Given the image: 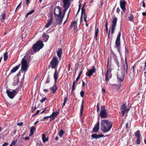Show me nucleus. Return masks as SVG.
Here are the masks:
<instances>
[{
	"instance_id": "1",
	"label": "nucleus",
	"mask_w": 146,
	"mask_h": 146,
	"mask_svg": "<svg viewBox=\"0 0 146 146\" xmlns=\"http://www.w3.org/2000/svg\"><path fill=\"white\" fill-rule=\"evenodd\" d=\"M101 129L104 133L109 131L112 126V122L106 119L102 120L101 121Z\"/></svg>"
},
{
	"instance_id": "2",
	"label": "nucleus",
	"mask_w": 146,
	"mask_h": 146,
	"mask_svg": "<svg viewBox=\"0 0 146 146\" xmlns=\"http://www.w3.org/2000/svg\"><path fill=\"white\" fill-rule=\"evenodd\" d=\"M71 0H62L63 3V7L64 8L63 11V14L62 15L61 14L60 18V24L62 21V19L64 16L66 11L69 7L70 5V1Z\"/></svg>"
},
{
	"instance_id": "3",
	"label": "nucleus",
	"mask_w": 146,
	"mask_h": 146,
	"mask_svg": "<svg viewBox=\"0 0 146 146\" xmlns=\"http://www.w3.org/2000/svg\"><path fill=\"white\" fill-rule=\"evenodd\" d=\"M54 13L55 15V19L57 24H60V18L62 14L61 8L59 6L55 7L54 9Z\"/></svg>"
},
{
	"instance_id": "4",
	"label": "nucleus",
	"mask_w": 146,
	"mask_h": 146,
	"mask_svg": "<svg viewBox=\"0 0 146 146\" xmlns=\"http://www.w3.org/2000/svg\"><path fill=\"white\" fill-rule=\"evenodd\" d=\"M44 44L43 43L42 41L39 40L33 45L32 49L34 50V52H31L32 50H31L29 51L30 53H31L32 54H33L37 51H39L40 49L42 48Z\"/></svg>"
},
{
	"instance_id": "5",
	"label": "nucleus",
	"mask_w": 146,
	"mask_h": 146,
	"mask_svg": "<svg viewBox=\"0 0 146 146\" xmlns=\"http://www.w3.org/2000/svg\"><path fill=\"white\" fill-rule=\"evenodd\" d=\"M100 117L102 118H106L108 117V114L105 107L102 106L101 107V111L100 113Z\"/></svg>"
},
{
	"instance_id": "6",
	"label": "nucleus",
	"mask_w": 146,
	"mask_h": 146,
	"mask_svg": "<svg viewBox=\"0 0 146 146\" xmlns=\"http://www.w3.org/2000/svg\"><path fill=\"white\" fill-rule=\"evenodd\" d=\"M121 35V32L120 31H119L117 35V36L115 42V47L117 49V51L119 53H120V49L121 45L120 39Z\"/></svg>"
},
{
	"instance_id": "7",
	"label": "nucleus",
	"mask_w": 146,
	"mask_h": 146,
	"mask_svg": "<svg viewBox=\"0 0 146 146\" xmlns=\"http://www.w3.org/2000/svg\"><path fill=\"white\" fill-rule=\"evenodd\" d=\"M59 62L57 57L54 56L50 62V64L52 68L55 69L56 68Z\"/></svg>"
},
{
	"instance_id": "8",
	"label": "nucleus",
	"mask_w": 146,
	"mask_h": 146,
	"mask_svg": "<svg viewBox=\"0 0 146 146\" xmlns=\"http://www.w3.org/2000/svg\"><path fill=\"white\" fill-rule=\"evenodd\" d=\"M7 94L8 96L11 99H13L17 92L15 90H13L12 91H10L7 90H6Z\"/></svg>"
},
{
	"instance_id": "9",
	"label": "nucleus",
	"mask_w": 146,
	"mask_h": 146,
	"mask_svg": "<svg viewBox=\"0 0 146 146\" xmlns=\"http://www.w3.org/2000/svg\"><path fill=\"white\" fill-rule=\"evenodd\" d=\"M117 21V19L116 17L114 18L112 21V25H111V35L114 33L115 27L116 25Z\"/></svg>"
},
{
	"instance_id": "10",
	"label": "nucleus",
	"mask_w": 146,
	"mask_h": 146,
	"mask_svg": "<svg viewBox=\"0 0 146 146\" xmlns=\"http://www.w3.org/2000/svg\"><path fill=\"white\" fill-rule=\"evenodd\" d=\"M125 75L123 72H119L117 73V78L118 81L120 82H122L123 81Z\"/></svg>"
},
{
	"instance_id": "11",
	"label": "nucleus",
	"mask_w": 146,
	"mask_h": 146,
	"mask_svg": "<svg viewBox=\"0 0 146 146\" xmlns=\"http://www.w3.org/2000/svg\"><path fill=\"white\" fill-rule=\"evenodd\" d=\"M121 109L122 110L121 112L122 115L123 116L126 112H127V113L128 112L129 109H127L125 103H124L121 106Z\"/></svg>"
},
{
	"instance_id": "12",
	"label": "nucleus",
	"mask_w": 146,
	"mask_h": 146,
	"mask_svg": "<svg viewBox=\"0 0 146 146\" xmlns=\"http://www.w3.org/2000/svg\"><path fill=\"white\" fill-rule=\"evenodd\" d=\"M96 68L94 66H93L92 69H89L86 73V75L89 77L91 76L93 73L96 72Z\"/></svg>"
},
{
	"instance_id": "13",
	"label": "nucleus",
	"mask_w": 146,
	"mask_h": 146,
	"mask_svg": "<svg viewBox=\"0 0 146 146\" xmlns=\"http://www.w3.org/2000/svg\"><path fill=\"white\" fill-rule=\"evenodd\" d=\"M127 58H126L125 59V62H122V69L124 70V72H125L126 74L127 73L128 64L127 61Z\"/></svg>"
},
{
	"instance_id": "14",
	"label": "nucleus",
	"mask_w": 146,
	"mask_h": 146,
	"mask_svg": "<svg viewBox=\"0 0 146 146\" xmlns=\"http://www.w3.org/2000/svg\"><path fill=\"white\" fill-rule=\"evenodd\" d=\"M126 2L125 0H120V5L121 9L123 10L124 12L126 11L125 5Z\"/></svg>"
},
{
	"instance_id": "15",
	"label": "nucleus",
	"mask_w": 146,
	"mask_h": 146,
	"mask_svg": "<svg viewBox=\"0 0 146 146\" xmlns=\"http://www.w3.org/2000/svg\"><path fill=\"white\" fill-rule=\"evenodd\" d=\"M111 70H110V72L109 70H108L106 73L105 74V80L106 81L108 82L109 81V79H110L112 77L111 74L110 73Z\"/></svg>"
},
{
	"instance_id": "16",
	"label": "nucleus",
	"mask_w": 146,
	"mask_h": 146,
	"mask_svg": "<svg viewBox=\"0 0 146 146\" xmlns=\"http://www.w3.org/2000/svg\"><path fill=\"white\" fill-rule=\"evenodd\" d=\"M59 111H56L53 112L52 114L50 115V121H51L53 120L57 116L59 113Z\"/></svg>"
},
{
	"instance_id": "17",
	"label": "nucleus",
	"mask_w": 146,
	"mask_h": 146,
	"mask_svg": "<svg viewBox=\"0 0 146 146\" xmlns=\"http://www.w3.org/2000/svg\"><path fill=\"white\" fill-rule=\"evenodd\" d=\"M100 123L99 121H98L95 124V126L93 129L92 131L94 132L97 133L98 132L99 129Z\"/></svg>"
},
{
	"instance_id": "18",
	"label": "nucleus",
	"mask_w": 146,
	"mask_h": 146,
	"mask_svg": "<svg viewBox=\"0 0 146 146\" xmlns=\"http://www.w3.org/2000/svg\"><path fill=\"white\" fill-rule=\"evenodd\" d=\"M53 17L52 15H51L50 18L48 20L47 23L45 25V27L46 28L48 27L52 23Z\"/></svg>"
},
{
	"instance_id": "19",
	"label": "nucleus",
	"mask_w": 146,
	"mask_h": 146,
	"mask_svg": "<svg viewBox=\"0 0 146 146\" xmlns=\"http://www.w3.org/2000/svg\"><path fill=\"white\" fill-rule=\"evenodd\" d=\"M85 4H84L83 6L82 7V10H81V15L80 17V22L81 23L82 22V19L83 18V14H86L85 13V9L84 8V6H85Z\"/></svg>"
},
{
	"instance_id": "20",
	"label": "nucleus",
	"mask_w": 146,
	"mask_h": 146,
	"mask_svg": "<svg viewBox=\"0 0 146 146\" xmlns=\"http://www.w3.org/2000/svg\"><path fill=\"white\" fill-rule=\"evenodd\" d=\"M104 136V135H97L96 134H92L91 135L92 137L94 139H98L99 138L103 137Z\"/></svg>"
},
{
	"instance_id": "21",
	"label": "nucleus",
	"mask_w": 146,
	"mask_h": 146,
	"mask_svg": "<svg viewBox=\"0 0 146 146\" xmlns=\"http://www.w3.org/2000/svg\"><path fill=\"white\" fill-rule=\"evenodd\" d=\"M57 87L56 84H54L53 86L50 88L52 92V93H54L57 89Z\"/></svg>"
},
{
	"instance_id": "22",
	"label": "nucleus",
	"mask_w": 146,
	"mask_h": 146,
	"mask_svg": "<svg viewBox=\"0 0 146 146\" xmlns=\"http://www.w3.org/2000/svg\"><path fill=\"white\" fill-rule=\"evenodd\" d=\"M20 64H19L14 68L11 71V73L15 72L20 67Z\"/></svg>"
},
{
	"instance_id": "23",
	"label": "nucleus",
	"mask_w": 146,
	"mask_h": 146,
	"mask_svg": "<svg viewBox=\"0 0 146 146\" xmlns=\"http://www.w3.org/2000/svg\"><path fill=\"white\" fill-rule=\"evenodd\" d=\"M54 77L55 80V83L56 84V83L57 80L58 78V73L57 72V70L56 69L55 70Z\"/></svg>"
},
{
	"instance_id": "24",
	"label": "nucleus",
	"mask_w": 146,
	"mask_h": 146,
	"mask_svg": "<svg viewBox=\"0 0 146 146\" xmlns=\"http://www.w3.org/2000/svg\"><path fill=\"white\" fill-rule=\"evenodd\" d=\"M42 141L44 143H45L48 140V137L46 138V135L44 134H42Z\"/></svg>"
},
{
	"instance_id": "25",
	"label": "nucleus",
	"mask_w": 146,
	"mask_h": 146,
	"mask_svg": "<svg viewBox=\"0 0 146 146\" xmlns=\"http://www.w3.org/2000/svg\"><path fill=\"white\" fill-rule=\"evenodd\" d=\"M36 130L34 126H32L30 128V134L29 136H32L33 133Z\"/></svg>"
},
{
	"instance_id": "26",
	"label": "nucleus",
	"mask_w": 146,
	"mask_h": 146,
	"mask_svg": "<svg viewBox=\"0 0 146 146\" xmlns=\"http://www.w3.org/2000/svg\"><path fill=\"white\" fill-rule=\"evenodd\" d=\"M27 65H21V69L22 71L24 72V74L27 71Z\"/></svg>"
},
{
	"instance_id": "27",
	"label": "nucleus",
	"mask_w": 146,
	"mask_h": 146,
	"mask_svg": "<svg viewBox=\"0 0 146 146\" xmlns=\"http://www.w3.org/2000/svg\"><path fill=\"white\" fill-rule=\"evenodd\" d=\"M57 55L60 59V58L61 55L62 54V49L61 48H59L58 51L57 52Z\"/></svg>"
},
{
	"instance_id": "28",
	"label": "nucleus",
	"mask_w": 146,
	"mask_h": 146,
	"mask_svg": "<svg viewBox=\"0 0 146 146\" xmlns=\"http://www.w3.org/2000/svg\"><path fill=\"white\" fill-rule=\"evenodd\" d=\"M84 108V102L83 100L82 102V104L81 106V108L80 110V116H81L82 115V112Z\"/></svg>"
},
{
	"instance_id": "29",
	"label": "nucleus",
	"mask_w": 146,
	"mask_h": 146,
	"mask_svg": "<svg viewBox=\"0 0 146 146\" xmlns=\"http://www.w3.org/2000/svg\"><path fill=\"white\" fill-rule=\"evenodd\" d=\"M135 135L137 138H140V131L138 130L135 133Z\"/></svg>"
},
{
	"instance_id": "30",
	"label": "nucleus",
	"mask_w": 146,
	"mask_h": 146,
	"mask_svg": "<svg viewBox=\"0 0 146 146\" xmlns=\"http://www.w3.org/2000/svg\"><path fill=\"white\" fill-rule=\"evenodd\" d=\"M22 65H27V61L24 58H22L21 61Z\"/></svg>"
},
{
	"instance_id": "31",
	"label": "nucleus",
	"mask_w": 146,
	"mask_h": 146,
	"mask_svg": "<svg viewBox=\"0 0 146 146\" xmlns=\"http://www.w3.org/2000/svg\"><path fill=\"white\" fill-rule=\"evenodd\" d=\"M99 29L98 28H95V37L96 39L97 40V37Z\"/></svg>"
},
{
	"instance_id": "32",
	"label": "nucleus",
	"mask_w": 146,
	"mask_h": 146,
	"mask_svg": "<svg viewBox=\"0 0 146 146\" xmlns=\"http://www.w3.org/2000/svg\"><path fill=\"white\" fill-rule=\"evenodd\" d=\"M8 58L7 53L5 52L4 53V60L5 61H6Z\"/></svg>"
},
{
	"instance_id": "33",
	"label": "nucleus",
	"mask_w": 146,
	"mask_h": 146,
	"mask_svg": "<svg viewBox=\"0 0 146 146\" xmlns=\"http://www.w3.org/2000/svg\"><path fill=\"white\" fill-rule=\"evenodd\" d=\"M77 22V21H74L73 22V26L74 27V29L75 30L77 28V25L76 24Z\"/></svg>"
},
{
	"instance_id": "34",
	"label": "nucleus",
	"mask_w": 146,
	"mask_h": 146,
	"mask_svg": "<svg viewBox=\"0 0 146 146\" xmlns=\"http://www.w3.org/2000/svg\"><path fill=\"white\" fill-rule=\"evenodd\" d=\"M50 82V76L49 75L47 77L46 81L45 83V84H46L49 83Z\"/></svg>"
},
{
	"instance_id": "35",
	"label": "nucleus",
	"mask_w": 146,
	"mask_h": 146,
	"mask_svg": "<svg viewBox=\"0 0 146 146\" xmlns=\"http://www.w3.org/2000/svg\"><path fill=\"white\" fill-rule=\"evenodd\" d=\"M64 134V131L62 129H61L59 135L60 137H62V135Z\"/></svg>"
},
{
	"instance_id": "36",
	"label": "nucleus",
	"mask_w": 146,
	"mask_h": 146,
	"mask_svg": "<svg viewBox=\"0 0 146 146\" xmlns=\"http://www.w3.org/2000/svg\"><path fill=\"white\" fill-rule=\"evenodd\" d=\"M1 16L2 18V19L3 20H4L5 19V17L6 16L5 13V12H4L3 13L1 14Z\"/></svg>"
},
{
	"instance_id": "37",
	"label": "nucleus",
	"mask_w": 146,
	"mask_h": 146,
	"mask_svg": "<svg viewBox=\"0 0 146 146\" xmlns=\"http://www.w3.org/2000/svg\"><path fill=\"white\" fill-rule=\"evenodd\" d=\"M128 18L129 20L132 21L134 17L131 14L130 16L128 17Z\"/></svg>"
},
{
	"instance_id": "38",
	"label": "nucleus",
	"mask_w": 146,
	"mask_h": 146,
	"mask_svg": "<svg viewBox=\"0 0 146 146\" xmlns=\"http://www.w3.org/2000/svg\"><path fill=\"white\" fill-rule=\"evenodd\" d=\"M67 100V97L64 98V103H63V105H62V107L64 106L65 105V104L66 103Z\"/></svg>"
},
{
	"instance_id": "39",
	"label": "nucleus",
	"mask_w": 146,
	"mask_h": 146,
	"mask_svg": "<svg viewBox=\"0 0 146 146\" xmlns=\"http://www.w3.org/2000/svg\"><path fill=\"white\" fill-rule=\"evenodd\" d=\"M42 36L43 37H45L46 38V40H47L49 36H47L46 35V33H43L42 35Z\"/></svg>"
},
{
	"instance_id": "40",
	"label": "nucleus",
	"mask_w": 146,
	"mask_h": 146,
	"mask_svg": "<svg viewBox=\"0 0 146 146\" xmlns=\"http://www.w3.org/2000/svg\"><path fill=\"white\" fill-rule=\"evenodd\" d=\"M46 99V97L43 98L41 100H40V101L41 103H42L44 102Z\"/></svg>"
},
{
	"instance_id": "41",
	"label": "nucleus",
	"mask_w": 146,
	"mask_h": 146,
	"mask_svg": "<svg viewBox=\"0 0 146 146\" xmlns=\"http://www.w3.org/2000/svg\"><path fill=\"white\" fill-rule=\"evenodd\" d=\"M140 137L137 138V139L136 141V143L137 144H139L140 143Z\"/></svg>"
},
{
	"instance_id": "42",
	"label": "nucleus",
	"mask_w": 146,
	"mask_h": 146,
	"mask_svg": "<svg viewBox=\"0 0 146 146\" xmlns=\"http://www.w3.org/2000/svg\"><path fill=\"white\" fill-rule=\"evenodd\" d=\"M36 146H42V144L40 141H39L36 143Z\"/></svg>"
},
{
	"instance_id": "43",
	"label": "nucleus",
	"mask_w": 146,
	"mask_h": 146,
	"mask_svg": "<svg viewBox=\"0 0 146 146\" xmlns=\"http://www.w3.org/2000/svg\"><path fill=\"white\" fill-rule=\"evenodd\" d=\"M115 62L117 65V66L118 68H119L120 67V65L119 61H118V60L116 59L115 60Z\"/></svg>"
},
{
	"instance_id": "44",
	"label": "nucleus",
	"mask_w": 146,
	"mask_h": 146,
	"mask_svg": "<svg viewBox=\"0 0 146 146\" xmlns=\"http://www.w3.org/2000/svg\"><path fill=\"white\" fill-rule=\"evenodd\" d=\"M76 83L75 82H73V84L72 86V91H73L74 90V88L76 85Z\"/></svg>"
},
{
	"instance_id": "45",
	"label": "nucleus",
	"mask_w": 146,
	"mask_h": 146,
	"mask_svg": "<svg viewBox=\"0 0 146 146\" xmlns=\"http://www.w3.org/2000/svg\"><path fill=\"white\" fill-rule=\"evenodd\" d=\"M17 141V140H16V141H15V140H13L12 141L11 143L10 144V146H12V145H15V143H16V141Z\"/></svg>"
},
{
	"instance_id": "46",
	"label": "nucleus",
	"mask_w": 146,
	"mask_h": 146,
	"mask_svg": "<svg viewBox=\"0 0 146 146\" xmlns=\"http://www.w3.org/2000/svg\"><path fill=\"white\" fill-rule=\"evenodd\" d=\"M19 80H18V79H17L16 81L15 82H14L13 83V84L14 85H16L17 84L19 83Z\"/></svg>"
},
{
	"instance_id": "47",
	"label": "nucleus",
	"mask_w": 146,
	"mask_h": 146,
	"mask_svg": "<svg viewBox=\"0 0 146 146\" xmlns=\"http://www.w3.org/2000/svg\"><path fill=\"white\" fill-rule=\"evenodd\" d=\"M80 94L81 96L83 97L84 95V92L83 91H82L80 92Z\"/></svg>"
},
{
	"instance_id": "48",
	"label": "nucleus",
	"mask_w": 146,
	"mask_h": 146,
	"mask_svg": "<svg viewBox=\"0 0 146 146\" xmlns=\"http://www.w3.org/2000/svg\"><path fill=\"white\" fill-rule=\"evenodd\" d=\"M82 71H81L80 72V73L79 74L76 78L78 79V80L80 79L81 75L82 74Z\"/></svg>"
},
{
	"instance_id": "49",
	"label": "nucleus",
	"mask_w": 146,
	"mask_h": 146,
	"mask_svg": "<svg viewBox=\"0 0 146 146\" xmlns=\"http://www.w3.org/2000/svg\"><path fill=\"white\" fill-rule=\"evenodd\" d=\"M34 11H35L34 10H32L28 13V14H29V15L33 13Z\"/></svg>"
},
{
	"instance_id": "50",
	"label": "nucleus",
	"mask_w": 146,
	"mask_h": 146,
	"mask_svg": "<svg viewBox=\"0 0 146 146\" xmlns=\"http://www.w3.org/2000/svg\"><path fill=\"white\" fill-rule=\"evenodd\" d=\"M99 110V104L98 103L97 105V111L98 113Z\"/></svg>"
},
{
	"instance_id": "51",
	"label": "nucleus",
	"mask_w": 146,
	"mask_h": 146,
	"mask_svg": "<svg viewBox=\"0 0 146 146\" xmlns=\"http://www.w3.org/2000/svg\"><path fill=\"white\" fill-rule=\"evenodd\" d=\"M134 67L135 66H133L131 69V70L132 71L134 75Z\"/></svg>"
},
{
	"instance_id": "52",
	"label": "nucleus",
	"mask_w": 146,
	"mask_h": 146,
	"mask_svg": "<svg viewBox=\"0 0 146 146\" xmlns=\"http://www.w3.org/2000/svg\"><path fill=\"white\" fill-rule=\"evenodd\" d=\"M73 22H72L71 24L70 25V26L69 28V29H71L73 27Z\"/></svg>"
},
{
	"instance_id": "53",
	"label": "nucleus",
	"mask_w": 146,
	"mask_h": 146,
	"mask_svg": "<svg viewBox=\"0 0 146 146\" xmlns=\"http://www.w3.org/2000/svg\"><path fill=\"white\" fill-rule=\"evenodd\" d=\"M81 4H80L79 5V8H78V12H77V14H78V13H79V12L80 11V8H81Z\"/></svg>"
},
{
	"instance_id": "54",
	"label": "nucleus",
	"mask_w": 146,
	"mask_h": 146,
	"mask_svg": "<svg viewBox=\"0 0 146 146\" xmlns=\"http://www.w3.org/2000/svg\"><path fill=\"white\" fill-rule=\"evenodd\" d=\"M36 108H37L35 106V107L34 108L33 107L32 109V112H33L34 111V110H36Z\"/></svg>"
},
{
	"instance_id": "55",
	"label": "nucleus",
	"mask_w": 146,
	"mask_h": 146,
	"mask_svg": "<svg viewBox=\"0 0 146 146\" xmlns=\"http://www.w3.org/2000/svg\"><path fill=\"white\" fill-rule=\"evenodd\" d=\"M46 109H47V108H45L42 109V112H41V114H42V113H43L44 112V111L46 110Z\"/></svg>"
},
{
	"instance_id": "56",
	"label": "nucleus",
	"mask_w": 146,
	"mask_h": 146,
	"mask_svg": "<svg viewBox=\"0 0 146 146\" xmlns=\"http://www.w3.org/2000/svg\"><path fill=\"white\" fill-rule=\"evenodd\" d=\"M142 6L144 7H145V5L144 2L143 1L142 2Z\"/></svg>"
},
{
	"instance_id": "57",
	"label": "nucleus",
	"mask_w": 146,
	"mask_h": 146,
	"mask_svg": "<svg viewBox=\"0 0 146 146\" xmlns=\"http://www.w3.org/2000/svg\"><path fill=\"white\" fill-rule=\"evenodd\" d=\"M49 118H50V116H48L45 117H44V119L45 120Z\"/></svg>"
},
{
	"instance_id": "58",
	"label": "nucleus",
	"mask_w": 146,
	"mask_h": 146,
	"mask_svg": "<svg viewBox=\"0 0 146 146\" xmlns=\"http://www.w3.org/2000/svg\"><path fill=\"white\" fill-rule=\"evenodd\" d=\"M9 145V144L5 142L3 145L2 146H6L7 145Z\"/></svg>"
},
{
	"instance_id": "59",
	"label": "nucleus",
	"mask_w": 146,
	"mask_h": 146,
	"mask_svg": "<svg viewBox=\"0 0 146 146\" xmlns=\"http://www.w3.org/2000/svg\"><path fill=\"white\" fill-rule=\"evenodd\" d=\"M23 123L22 122H21L20 123H17L18 125L19 126H21L23 125Z\"/></svg>"
},
{
	"instance_id": "60",
	"label": "nucleus",
	"mask_w": 146,
	"mask_h": 146,
	"mask_svg": "<svg viewBox=\"0 0 146 146\" xmlns=\"http://www.w3.org/2000/svg\"><path fill=\"white\" fill-rule=\"evenodd\" d=\"M21 3H22V2H21V3L19 4L18 5V6L17 7V8H16V10H15V11H16V10L17 9L21 6Z\"/></svg>"
},
{
	"instance_id": "61",
	"label": "nucleus",
	"mask_w": 146,
	"mask_h": 146,
	"mask_svg": "<svg viewBox=\"0 0 146 146\" xmlns=\"http://www.w3.org/2000/svg\"><path fill=\"white\" fill-rule=\"evenodd\" d=\"M120 11V9L118 7L117 8L116 10V12L117 13H119Z\"/></svg>"
},
{
	"instance_id": "62",
	"label": "nucleus",
	"mask_w": 146,
	"mask_h": 146,
	"mask_svg": "<svg viewBox=\"0 0 146 146\" xmlns=\"http://www.w3.org/2000/svg\"><path fill=\"white\" fill-rule=\"evenodd\" d=\"M29 137H25V138H24V139H25V140H28L29 139Z\"/></svg>"
},
{
	"instance_id": "63",
	"label": "nucleus",
	"mask_w": 146,
	"mask_h": 146,
	"mask_svg": "<svg viewBox=\"0 0 146 146\" xmlns=\"http://www.w3.org/2000/svg\"><path fill=\"white\" fill-rule=\"evenodd\" d=\"M43 91L45 93H46L48 91V89H45L43 90Z\"/></svg>"
},
{
	"instance_id": "64",
	"label": "nucleus",
	"mask_w": 146,
	"mask_h": 146,
	"mask_svg": "<svg viewBox=\"0 0 146 146\" xmlns=\"http://www.w3.org/2000/svg\"><path fill=\"white\" fill-rule=\"evenodd\" d=\"M142 14L143 16H146V13L144 12H143L142 13Z\"/></svg>"
}]
</instances>
